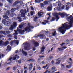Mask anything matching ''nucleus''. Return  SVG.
<instances>
[{"mask_svg":"<svg viewBox=\"0 0 73 73\" xmlns=\"http://www.w3.org/2000/svg\"><path fill=\"white\" fill-rule=\"evenodd\" d=\"M70 25H68L66 24V23H64V24H62V26L59 27L58 28L59 31L60 32H61L62 34H64L65 33V30L64 29H67L69 28H70L72 27V25L69 24Z\"/></svg>","mask_w":73,"mask_h":73,"instance_id":"f257e3e1","label":"nucleus"},{"mask_svg":"<svg viewBox=\"0 0 73 73\" xmlns=\"http://www.w3.org/2000/svg\"><path fill=\"white\" fill-rule=\"evenodd\" d=\"M31 24L28 23V26H29V27H27L25 28L24 29L26 32H29L31 31V28H34V27L32 26H30Z\"/></svg>","mask_w":73,"mask_h":73,"instance_id":"f03ea898","label":"nucleus"},{"mask_svg":"<svg viewBox=\"0 0 73 73\" xmlns=\"http://www.w3.org/2000/svg\"><path fill=\"white\" fill-rule=\"evenodd\" d=\"M5 19H3L2 21V22L6 26H9V25H10L11 24V22L12 21L11 20L9 19L7 21H4Z\"/></svg>","mask_w":73,"mask_h":73,"instance_id":"7ed1b4c3","label":"nucleus"},{"mask_svg":"<svg viewBox=\"0 0 73 73\" xmlns=\"http://www.w3.org/2000/svg\"><path fill=\"white\" fill-rule=\"evenodd\" d=\"M20 12L21 13V16L22 17H25V14L27 13V11L26 9H25L24 10L23 9L21 10Z\"/></svg>","mask_w":73,"mask_h":73,"instance_id":"20e7f679","label":"nucleus"},{"mask_svg":"<svg viewBox=\"0 0 73 73\" xmlns=\"http://www.w3.org/2000/svg\"><path fill=\"white\" fill-rule=\"evenodd\" d=\"M30 46V44H29L26 43L24 45V49L25 50H30V48H29Z\"/></svg>","mask_w":73,"mask_h":73,"instance_id":"39448f33","label":"nucleus"},{"mask_svg":"<svg viewBox=\"0 0 73 73\" xmlns=\"http://www.w3.org/2000/svg\"><path fill=\"white\" fill-rule=\"evenodd\" d=\"M10 33H11V31H0V34L1 35L2 34H4V35H7V34L8 35L9 34H10Z\"/></svg>","mask_w":73,"mask_h":73,"instance_id":"423d86ee","label":"nucleus"},{"mask_svg":"<svg viewBox=\"0 0 73 73\" xmlns=\"http://www.w3.org/2000/svg\"><path fill=\"white\" fill-rule=\"evenodd\" d=\"M19 3H21L20 1L19 0L16 1L13 4L12 6H13V7H16V5L18 4H19Z\"/></svg>","mask_w":73,"mask_h":73,"instance_id":"0eeeda50","label":"nucleus"},{"mask_svg":"<svg viewBox=\"0 0 73 73\" xmlns=\"http://www.w3.org/2000/svg\"><path fill=\"white\" fill-rule=\"evenodd\" d=\"M58 13H56L54 14V15L55 17H56V21H58V20L59 19V16H58Z\"/></svg>","mask_w":73,"mask_h":73,"instance_id":"6e6552de","label":"nucleus"},{"mask_svg":"<svg viewBox=\"0 0 73 73\" xmlns=\"http://www.w3.org/2000/svg\"><path fill=\"white\" fill-rule=\"evenodd\" d=\"M45 47H42L41 48V51L40 52V54H44V53H42V52H45Z\"/></svg>","mask_w":73,"mask_h":73,"instance_id":"1a4fd4ad","label":"nucleus"},{"mask_svg":"<svg viewBox=\"0 0 73 73\" xmlns=\"http://www.w3.org/2000/svg\"><path fill=\"white\" fill-rule=\"evenodd\" d=\"M29 67L28 68V69L29 71H31L32 69V68H33V66H32V64L30 63L29 65Z\"/></svg>","mask_w":73,"mask_h":73,"instance_id":"9d476101","label":"nucleus"},{"mask_svg":"<svg viewBox=\"0 0 73 73\" xmlns=\"http://www.w3.org/2000/svg\"><path fill=\"white\" fill-rule=\"evenodd\" d=\"M44 22H43L42 23V24H43V25H46L47 23H49V21L46 20H44Z\"/></svg>","mask_w":73,"mask_h":73,"instance_id":"9b49d317","label":"nucleus"},{"mask_svg":"<svg viewBox=\"0 0 73 73\" xmlns=\"http://www.w3.org/2000/svg\"><path fill=\"white\" fill-rule=\"evenodd\" d=\"M34 44L35 46H39V43L38 42H34Z\"/></svg>","mask_w":73,"mask_h":73,"instance_id":"f8f14e48","label":"nucleus"},{"mask_svg":"<svg viewBox=\"0 0 73 73\" xmlns=\"http://www.w3.org/2000/svg\"><path fill=\"white\" fill-rule=\"evenodd\" d=\"M72 23H73V18H72L71 19L69 23V24H70V25H72Z\"/></svg>","mask_w":73,"mask_h":73,"instance_id":"ddd939ff","label":"nucleus"},{"mask_svg":"<svg viewBox=\"0 0 73 73\" xmlns=\"http://www.w3.org/2000/svg\"><path fill=\"white\" fill-rule=\"evenodd\" d=\"M47 9L48 11H50L52 10V6H48L47 8Z\"/></svg>","mask_w":73,"mask_h":73,"instance_id":"4468645a","label":"nucleus"},{"mask_svg":"<svg viewBox=\"0 0 73 73\" xmlns=\"http://www.w3.org/2000/svg\"><path fill=\"white\" fill-rule=\"evenodd\" d=\"M65 14L64 13H61L59 12V15H60L62 17H65Z\"/></svg>","mask_w":73,"mask_h":73,"instance_id":"2eb2a0df","label":"nucleus"},{"mask_svg":"<svg viewBox=\"0 0 73 73\" xmlns=\"http://www.w3.org/2000/svg\"><path fill=\"white\" fill-rule=\"evenodd\" d=\"M16 10V9L15 8H13L11 10V12H15Z\"/></svg>","mask_w":73,"mask_h":73,"instance_id":"dca6fc26","label":"nucleus"},{"mask_svg":"<svg viewBox=\"0 0 73 73\" xmlns=\"http://www.w3.org/2000/svg\"><path fill=\"white\" fill-rule=\"evenodd\" d=\"M3 17L4 18V19H7V20H9V18L8 16L7 15H4L3 16Z\"/></svg>","mask_w":73,"mask_h":73,"instance_id":"f3484780","label":"nucleus"},{"mask_svg":"<svg viewBox=\"0 0 73 73\" xmlns=\"http://www.w3.org/2000/svg\"><path fill=\"white\" fill-rule=\"evenodd\" d=\"M22 53H23V54H24V55L25 56H27V52L24 51V50H22Z\"/></svg>","mask_w":73,"mask_h":73,"instance_id":"a211bd4d","label":"nucleus"},{"mask_svg":"<svg viewBox=\"0 0 73 73\" xmlns=\"http://www.w3.org/2000/svg\"><path fill=\"white\" fill-rule=\"evenodd\" d=\"M5 15H7L8 16H9L10 15V12H9V11L7 10Z\"/></svg>","mask_w":73,"mask_h":73,"instance_id":"6ab92c4d","label":"nucleus"},{"mask_svg":"<svg viewBox=\"0 0 73 73\" xmlns=\"http://www.w3.org/2000/svg\"><path fill=\"white\" fill-rule=\"evenodd\" d=\"M43 3L45 5H46L47 4H48V1H44L43 2Z\"/></svg>","mask_w":73,"mask_h":73,"instance_id":"aec40b11","label":"nucleus"},{"mask_svg":"<svg viewBox=\"0 0 73 73\" xmlns=\"http://www.w3.org/2000/svg\"><path fill=\"white\" fill-rule=\"evenodd\" d=\"M9 44V42L8 41H6L4 44V46H7V45H8Z\"/></svg>","mask_w":73,"mask_h":73,"instance_id":"412c9836","label":"nucleus"},{"mask_svg":"<svg viewBox=\"0 0 73 73\" xmlns=\"http://www.w3.org/2000/svg\"><path fill=\"white\" fill-rule=\"evenodd\" d=\"M52 35L53 36H55L57 35V34L56 33V31H55L54 33H52Z\"/></svg>","mask_w":73,"mask_h":73,"instance_id":"4be33fe9","label":"nucleus"},{"mask_svg":"<svg viewBox=\"0 0 73 73\" xmlns=\"http://www.w3.org/2000/svg\"><path fill=\"white\" fill-rule=\"evenodd\" d=\"M41 13H42L43 14H44V13L41 12H40V13H39V12L38 13V16L40 17H41V16H42V15H41Z\"/></svg>","mask_w":73,"mask_h":73,"instance_id":"5701e85b","label":"nucleus"},{"mask_svg":"<svg viewBox=\"0 0 73 73\" xmlns=\"http://www.w3.org/2000/svg\"><path fill=\"white\" fill-rule=\"evenodd\" d=\"M32 61V62H34L35 61V59H30L27 60V61Z\"/></svg>","mask_w":73,"mask_h":73,"instance_id":"b1692460","label":"nucleus"},{"mask_svg":"<svg viewBox=\"0 0 73 73\" xmlns=\"http://www.w3.org/2000/svg\"><path fill=\"white\" fill-rule=\"evenodd\" d=\"M16 15L15 14H13V13H11V14H10V16L11 17H13L14 16H16Z\"/></svg>","mask_w":73,"mask_h":73,"instance_id":"393cba45","label":"nucleus"},{"mask_svg":"<svg viewBox=\"0 0 73 73\" xmlns=\"http://www.w3.org/2000/svg\"><path fill=\"white\" fill-rule=\"evenodd\" d=\"M44 36H45V35L44 34H40L38 35V37H44Z\"/></svg>","mask_w":73,"mask_h":73,"instance_id":"a878e982","label":"nucleus"},{"mask_svg":"<svg viewBox=\"0 0 73 73\" xmlns=\"http://www.w3.org/2000/svg\"><path fill=\"white\" fill-rule=\"evenodd\" d=\"M13 26H14V27H16V26H17V24L16 23V22H15L13 23Z\"/></svg>","mask_w":73,"mask_h":73,"instance_id":"bb28decb","label":"nucleus"},{"mask_svg":"<svg viewBox=\"0 0 73 73\" xmlns=\"http://www.w3.org/2000/svg\"><path fill=\"white\" fill-rule=\"evenodd\" d=\"M7 49H8L9 50H11V46H9V45H8L7 46Z\"/></svg>","mask_w":73,"mask_h":73,"instance_id":"cd10ccee","label":"nucleus"},{"mask_svg":"<svg viewBox=\"0 0 73 73\" xmlns=\"http://www.w3.org/2000/svg\"><path fill=\"white\" fill-rule=\"evenodd\" d=\"M55 20H56V18H55L54 17H52V19L50 21H51V22H52V21H55Z\"/></svg>","mask_w":73,"mask_h":73,"instance_id":"c85d7f7f","label":"nucleus"},{"mask_svg":"<svg viewBox=\"0 0 73 73\" xmlns=\"http://www.w3.org/2000/svg\"><path fill=\"white\" fill-rule=\"evenodd\" d=\"M13 27H14V26H13V25H11L10 27L9 28V30H13Z\"/></svg>","mask_w":73,"mask_h":73,"instance_id":"c756f323","label":"nucleus"},{"mask_svg":"<svg viewBox=\"0 0 73 73\" xmlns=\"http://www.w3.org/2000/svg\"><path fill=\"white\" fill-rule=\"evenodd\" d=\"M72 66V64H70L69 65H67L66 66V68H70Z\"/></svg>","mask_w":73,"mask_h":73,"instance_id":"7c9ffc66","label":"nucleus"},{"mask_svg":"<svg viewBox=\"0 0 73 73\" xmlns=\"http://www.w3.org/2000/svg\"><path fill=\"white\" fill-rule=\"evenodd\" d=\"M17 31H18V32H19V33H21V31H22V30H21V29H19L18 27L17 28Z\"/></svg>","mask_w":73,"mask_h":73,"instance_id":"2f4dec72","label":"nucleus"},{"mask_svg":"<svg viewBox=\"0 0 73 73\" xmlns=\"http://www.w3.org/2000/svg\"><path fill=\"white\" fill-rule=\"evenodd\" d=\"M37 18H38L37 17H34V21H36L37 20Z\"/></svg>","mask_w":73,"mask_h":73,"instance_id":"473e14b6","label":"nucleus"},{"mask_svg":"<svg viewBox=\"0 0 73 73\" xmlns=\"http://www.w3.org/2000/svg\"><path fill=\"white\" fill-rule=\"evenodd\" d=\"M3 40H1L0 41V46H3Z\"/></svg>","mask_w":73,"mask_h":73,"instance_id":"72a5a7b5","label":"nucleus"},{"mask_svg":"<svg viewBox=\"0 0 73 73\" xmlns=\"http://www.w3.org/2000/svg\"><path fill=\"white\" fill-rule=\"evenodd\" d=\"M66 42H67V44H70V42H69V40L68 39H67L66 40Z\"/></svg>","mask_w":73,"mask_h":73,"instance_id":"f704fd0d","label":"nucleus"},{"mask_svg":"<svg viewBox=\"0 0 73 73\" xmlns=\"http://www.w3.org/2000/svg\"><path fill=\"white\" fill-rule=\"evenodd\" d=\"M40 5H41V8H43V7H44V6L45 5H44V4H43V3H41L40 4Z\"/></svg>","mask_w":73,"mask_h":73,"instance_id":"c9c22d12","label":"nucleus"},{"mask_svg":"<svg viewBox=\"0 0 73 73\" xmlns=\"http://www.w3.org/2000/svg\"><path fill=\"white\" fill-rule=\"evenodd\" d=\"M7 1L10 3H12L13 2V0H7Z\"/></svg>","mask_w":73,"mask_h":73,"instance_id":"e433bc0d","label":"nucleus"},{"mask_svg":"<svg viewBox=\"0 0 73 73\" xmlns=\"http://www.w3.org/2000/svg\"><path fill=\"white\" fill-rule=\"evenodd\" d=\"M16 42L17 45H18L19 44V41H17L16 40H14V42Z\"/></svg>","mask_w":73,"mask_h":73,"instance_id":"4c0bfd02","label":"nucleus"},{"mask_svg":"<svg viewBox=\"0 0 73 73\" xmlns=\"http://www.w3.org/2000/svg\"><path fill=\"white\" fill-rule=\"evenodd\" d=\"M57 70H52L51 71V73H55V71H57Z\"/></svg>","mask_w":73,"mask_h":73,"instance_id":"58836bf2","label":"nucleus"},{"mask_svg":"<svg viewBox=\"0 0 73 73\" xmlns=\"http://www.w3.org/2000/svg\"><path fill=\"white\" fill-rule=\"evenodd\" d=\"M69 8V6L68 5H66V10H68Z\"/></svg>","mask_w":73,"mask_h":73,"instance_id":"ea45409f","label":"nucleus"},{"mask_svg":"<svg viewBox=\"0 0 73 73\" xmlns=\"http://www.w3.org/2000/svg\"><path fill=\"white\" fill-rule=\"evenodd\" d=\"M25 32V31L24 30H23L21 31V34H23Z\"/></svg>","mask_w":73,"mask_h":73,"instance_id":"a19ab883","label":"nucleus"},{"mask_svg":"<svg viewBox=\"0 0 73 73\" xmlns=\"http://www.w3.org/2000/svg\"><path fill=\"white\" fill-rule=\"evenodd\" d=\"M13 42H14V41H11L10 42V45H11V46H12V44H13Z\"/></svg>","mask_w":73,"mask_h":73,"instance_id":"79ce46f5","label":"nucleus"},{"mask_svg":"<svg viewBox=\"0 0 73 73\" xmlns=\"http://www.w3.org/2000/svg\"><path fill=\"white\" fill-rule=\"evenodd\" d=\"M72 15H71L69 16L68 17L67 19H70L72 18Z\"/></svg>","mask_w":73,"mask_h":73,"instance_id":"37998d69","label":"nucleus"},{"mask_svg":"<svg viewBox=\"0 0 73 73\" xmlns=\"http://www.w3.org/2000/svg\"><path fill=\"white\" fill-rule=\"evenodd\" d=\"M17 68V67L16 66H14L13 68V70H16Z\"/></svg>","mask_w":73,"mask_h":73,"instance_id":"c03bdc74","label":"nucleus"},{"mask_svg":"<svg viewBox=\"0 0 73 73\" xmlns=\"http://www.w3.org/2000/svg\"><path fill=\"white\" fill-rule=\"evenodd\" d=\"M34 13H34L33 11H31L30 12V15L31 16H33Z\"/></svg>","mask_w":73,"mask_h":73,"instance_id":"a18cd8bd","label":"nucleus"},{"mask_svg":"<svg viewBox=\"0 0 73 73\" xmlns=\"http://www.w3.org/2000/svg\"><path fill=\"white\" fill-rule=\"evenodd\" d=\"M61 65L62 66V68H64H64H65V66H64V64H61Z\"/></svg>","mask_w":73,"mask_h":73,"instance_id":"49530a36","label":"nucleus"},{"mask_svg":"<svg viewBox=\"0 0 73 73\" xmlns=\"http://www.w3.org/2000/svg\"><path fill=\"white\" fill-rule=\"evenodd\" d=\"M8 37H9L10 38H11V37H12V35L9 34L8 35Z\"/></svg>","mask_w":73,"mask_h":73,"instance_id":"de8ad7c7","label":"nucleus"},{"mask_svg":"<svg viewBox=\"0 0 73 73\" xmlns=\"http://www.w3.org/2000/svg\"><path fill=\"white\" fill-rule=\"evenodd\" d=\"M52 70H55L56 69V67L54 66L53 67L51 68Z\"/></svg>","mask_w":73,"mask_h":73,"instance_id":"09e8293b","label":"nucleus"},{"mask_svg":"<svg viewBox=\"0 0 73 73\" xmlns=\"http://www.w3.org/2000/svg\"><path fill=\"white\" fill-rule=\"evenodd\" d=\"M57 9L58 11H61V9L60 7H57Z\"/></svg>","mask_w":73,"mask_h":73,"instance_id":"8fccbe9b","label":"nucleus"},{"mask_svg":"<svg viewBox=\"0 0 73 73\" xmlns=\"http://www.w3.org/2000/svg\"><path fill=\"white\" fill-rule=\"evenodd\" d=\"M60 63V61H59L56 63L55 64L56 65H58V64H59Z\"/></svg>","mask_w":73,"mask_h":73,"instance_id":"3c124183","label":"nucleus"},{"mask_svg":"<svg viewBox=\"0 0 73 73\" xmlns=\"http://www.w3.org/2000/svg\"><path fill=\"white\" fill-rule=\"evenodd\" d=\"M37 69L38 70H41V68L40 67H37Z\"/></svg>","mask_w":73,"mask_h":73,"instance_id":"603ef678","label":"nucleus"},{"mask_svg":"<svg viewBox=\"0 0 73 73\" xmlns=\"http://www.w3.org/2000/svg\"><path fill=\"white\" fill-rule=\"evenodd\" d=\"M62 9H64L65 8V6L63 5L61 7Z\"/></svg>","mask_w":73,"mask_h":73,"instance_id":"864d4df0","label":"nucleus"},{"mask_svg":"<svg viewBox=\"0 0 73 73\" xmlns=\"http://www.w3.org/2000/svg\"><path fill=\"white\" fill-rule=\"evenodd\" d=\"M35 3H39V1H38V0H35Z\"/></svg>","mask_w":73,"mask_h":73,"instance_id":"5fc2aeb1","label":"nucleus"},{"mask_svg":"<svg viewBox=\"0 0 73 73\" xmlns=\"http://www.w3.org/2000/svg\"><path fill=\"white\" fill-rule=\"evenodd\" d=\"M30 73H36V72H35L33 71H32Z\"/></svg>","mask_w":73,"mask_h":73,"instance_id":"6e6d98bb","label":"nucleus"},{"mask_svg":"<svg viewBox=\"0 0 73 73\" xmlns=\"http://www.w3.org/2000/svg\"><path fill=\"white\" fill-rule=\"evenodd\" d=\"M47 66H48V64H46V66H44L43 67V68H44V69H45V68H46Z\"/></svg>","mask_w":73,"mask_h":73,"instance_id":"4d7b16f0","label":"nucleus"},{"mask_svg":"<svg viewBox=\"0 0 73 73\" xmlns=\"http://www.w3.org/2000/svg\"><path fill=\"white\" fill-rule=\"evenodd\" d=\"M17 19H19V20H20V19H22L21 18V17H17Z\"/></svg>","mask_w":73,"mask_h":73,"instance_id":"13d9d810","label":"nucleus"},{"mask_svg":"<svg viewBox=\"0 0 73 73\" xmlns=\"http://www.w3.org/2000/svg\"><path fill=\"white\" fill-rule=\"evenodd\" d=\"M16 58H17V57H14L13 58V60H16Z\"/></svg>","mask_w":73,"mask_h":73,"instance_id":"bf43d9fd","label":"nucleus"},{"mask_svg":"<svg viewBox=\"0 0 73 73\" xmlns=\"http://www.w3.org/2000/svg\"><path fill=\"white\" fill-rule=\"evenodd\" d=\"M18 21H19V22L21 23V22H22V21H23V20L21 19H19V20H18Z\"/></svg>","mask_w":73,"mask_h":73,"instance_id":"052dcab7","label":"nucleus"},{"mask_svg":"<svg viewBox=\"0 0 73 73\" xmlns=\"http://www.w3.org/2000/svg\"><path fill=\"white\" fill-rule=\"evenodd\" d=\"M18 62L19 64H21V60H19L18 61Z\"/></svg>","mask_w":73,"mask_h":73,"instance_id":"680f3d73","label":"nucleus"},{"mask_svg":"<svg viewBox=\"0 0 73 73\" xmlns=\"http://www.w3.org/2000/svg\"><path fill=\"white\" fill-rule=\"evenodd\" d=\"M49 58H50V59H53V56H50Z\"/></svg>","mask_w":73,"mask_h":73,"instance_id":"e2e57ef3","label":"nucleus"},{"mask_svg":"<svg viewBox=\"0 0 73 73\" xmlns=\"http://www.w3.org/2000/svg\"><path fill=\"white\" fill-rule=\"evenodd\" d=\"M24 73H28V71L26 70H25L24 71Z\"/></svg>","mask_w":73,"mask_h":73,"instance_id":"0e129e2a","label":"nucleus"},{"mask_svg":"<svg viewBox=\"0 0 73 73\" xmlns=\"http://www.w3.org/2000/svg\"><path fill=\"white\" fill-rule=\"evenodd\" d=\"M22 27H23V25H20L19 26V28H22Z\"/></svg>","mask_w":73,"mask_h":73,"instance_id":"69168bd1","label":"nucleus"},{"mask_svg":"<svg viewBox=\"0 0 73 73\" xmlns=\"http://www.w3.org/2000/svg\"><path fill=\"white\" fill-rule=\"evenodd\" d=\"M58 5L59 6H60V7L61 6L62 4L60 3L58 4Z\"/></svg>","mask_w":73,"mask_h":73,"instance_id":"338daca9","label":"nucleus"},{"mask_svg":"<svg viewBox=\"0 0 73 73\" xmlns=\"http://www.w3.org/2000/svg\"><path fill=\"white\" fill-rule=\"evenodd\" d=\"M12 59V57H11L8 60V61H10V60H11Z\"/></svg>","mask_w":73,"mask_h":73,"instance_id":"774afa93","label":"nucleus"}]
</instances>
